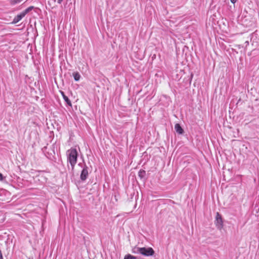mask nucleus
I'll return each mask as SVG.
<instances>
[{"mask_svg":"<svg viewBox=\"0 0 259 259\" xmlns=\"http://www.w3.org/2000/svg\"><path fill=\"white\" fill-rule=\"evenodd\" d=\"M67 161L69 162L71 166V171L73 172L74 166L77 162V152L76 149L71 148L67 151Z\"/></svg>","mask_w":259,"mask_h":259,"instance_id":"1","label":"nucleus"},{"mask_svg":"<svg viewBox=\"0 0 259 259\" xmlns=\"http://www.w3.org/2000/svg\"><path fill=\"white\" fill-rule=\"evenodd\" d=\"M139 250L140 251V253L145 256H151L154 253L153 249L151 247H142L139 249Z\"/></svg>","mask_w":259,"mask_h":259,"instance_id":"2","label":"nucleus"},{"mask_svg":"<svg viewBox=\"0 0 259 259\" xmlns=\"http://www.w3.org/2000/svg\"><path fill=\"white\" fill-rule=\"evenodd\" d=\"M89 168L86 165H84L81 172L80 178L82 181H84L87 180L89 176Z\"/></svg>","mask_w":259,"mask_h":259,"instance_id":"3","label":"nucleus"},{"mask_svg":"<svg viewBox=\"0 0 259 259\" xmlns=\"http://www.w3.org/2000/svg\"><path fill=\"white\" fill-rule=\"evenodd\" d=\"M216 221L217 226L218 227V228L221 229L223 226V221L221 215L219 214V213H217L216 217Z\"/></svg>","mask_w":259,"mask_h":259,"instance_id":"4","label":"nucleus"},{"mask_svg":"<svg viewBox=\"0 0 259 259\" xmlns=\"http://www.w3.org/2000/svg\"><path fill=\"white\" fill-rule=\"evenodd\" d=\"M24 14L22 12L20 14L17 15L13 20V23L16 24L19 22L24 17Z\"/></svg>","mask_w":259,"mask_h":259,"instance_id":"5","label":"nucleus"},{"mask_svg":"<svg viewBox=\"0 0 259 259\" xmlns=\"http://www.w3.org/2000/svg\"><path fill=\"white\" fill-rule=\"evenodd\" d=\"M61 94L63 97V99L66 102L67 104L69 106H72V104L69 98L65 95L63 92H61Z\"/></svg>","mask_w":259,"mask_h":259,"instance_id":"6","label":"nucleus"},{"mask_svg":"<svg viewBox=\"0 0 259 259\" xmlns=\"http://www.w3.org/2000/svg\"><path fill=\"white\" fill-rule=\"evenodd\" d=\"M175 129L176 131L179 134H182L184 132L183 128L179 123L175 124Z\"/></svg>","mask_w":259,"mask_h":259,"instance_id":"7","label":"nucleus"},{"mask_svg":"<svg viewBox=\"0 0 259 259\" xmlns=\"http://www.w3.org/2000/svg\"><path fill=\"white\" fill-rule=\"evenodd\" d=\"M73 76L75 81H79L80 79V75L78 72H74L73 73Z\"/></svg>","mask_w":259,"mask_h":259,"instance_id":"8","label":"nucleus"},{"mask_svg":"<svg viewBox=\"0 0 259 259\" xmlns=\"http://www.w3.org/2000/svg\"><path fill=\"white\" fill-rule=\"evenodd\" d=\"M34 9V7L33 6H30L26 9L22 13L24 14L25 16L26 14H27L28 12L31 11Z\"/></svg>","mask_w":259,"mask_h":259,"instance_id":"9","label":"nucleus"},{"mask_svg":"<svg viewBox=\"0 0 259 259\" xmlns=\"http://www.w3.org/2000/svg\"><path fill=\"white\" fill-rule=\"evenodd\" d=\"M124 259H136V257L131 254L126 255Z\"/></svg>","mask_w":259,"mask_h":259,"instance_id":"10","label":"nucleus"},{"mask_svg":"<svg viewBox=\"0 0 259 259\" xmlns=\"http://www.w3.org/2000/svg\"><path fill=\"white\" fill-rule=\"evenodd\" d=\"M22 0H12L11 4L12 5H15L16 4L20 3Z\"/></svg>","mask_w":259,"mask_h":259,"instance_id":"11","label":"nucleus"},{"mask_svg":"<svg viewBox=\"0 0 259 259\" xmlns=\"http://www.w3.org/2000/svg\"><path fill=\"white\" fill-rule=\"evenodd\" d=\"M141 248L137 247L133 249V252L135 253H140V251L139 250V249H140Z\"/></svg>","mask_w":259,"mask_h":259,"instance_id":"12","label":"nucleus"},{"mask_svg":"<svg viewBox=\"0 0 259 259\" xmlns=\"http://www.w3.org/2000/svg\"><path fill=\"white\" fill-rule=\"evenodd\" d=\"M145 173L144 171H141L140 170L139 172V176L143 177V174Z\"/></svg>","mask_w":259,"mask_h":259,"instance_id":"13","label":"nucleus"},{"mask_svg":"<svg viewBox=\"0 0 259 259\" xmlns=\"http://www.w3.org/2000/svg\"><path fill=\"white\" fill-rule=\"evenodd\" d=\"M0 259H3V255L1 250H0Z\"/></svg>","mask_w":259,"mask_h":259,"instance_id":"14","label":"nucleus"},{"mask_svg":"<svg viewBox=\"0 0 259 259\" xmlns=\"http://www.w3.org/2000/svg\"><path fill=\"white\" fill-rule=\"evenodd\" d=\"M3 179V176L1 173H0V180H2Z\"/></svg>","mask_w":259,"mask_h":259,"instance_id":"15","label":"nucleus"},{"mask_svg":"<svg viewBox=\"0 0 259 259\" xmlns=\"http://www.w3.org/2000/svg\"><path fill=\"white\" fill-rule=\"evenodd\" d=\"M63 0H58L57 1V2L58 4H60L62 3V2H63Z\"/></svg>","mask_w":259,"mask_h":259,"instance_id":"16","label":"nucleus"},{"mask_svg":"<svg viewBox=\"0 0 259 259\" xmlns=\"http://www.w3.org/2000/svg\"><path fill=\"white\" fill-rule=\"evenodd\" d=\"M230 1H231V2L232 3H233V4H234L235 3H236V2L237 1V0H230Z\"/></svg>","mask_w":259,"mask_h":259,"instance_id":"17","label":"nucleus"}]
</instances>
